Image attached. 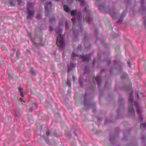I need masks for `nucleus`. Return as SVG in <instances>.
Returning a JSON list of instances; mask_svg holds the SVG:
<instances>
[{
    "instance_id": "obj_53",
    "label": "nucleus",
    "mask_w": 146,
    "mask_h": 146,
    "mask_svg": "<svg viewBox=\"0 0 146 146\" xmlns=\"http://www.w3.org/2000/svg\"><path fill=\"white\" fill-rule=\"evenodd\" d=\"M50 133L49 132H47L46 133V134L48 136L49 135Z\"/></svg>"
},
{
    "instance_id": "obj_54",
    "label": "nucleus",
    "mask_w": 146,
    "mask_h": 146,
    "mask_svg": "<svg viewBox=\"0 0 146 146\" xmlns=\"http://www.w3.org/2000/svg\"><path fill=\"white\" fill-rule=\"evenodd\" d=\"M71 56L72 58L73 57V52H72Z\"/></svg>"
},
{
    "instance_id": "obj_17",
    "label": "nucleus",
    "mask_w": 146,
    "mask_h": 146,
    "mask_svg": "<svg viewBox=\"0 0 146 146\" xmlns=\"http://www.w3.org/2000/svg\"><path fill=\"white\" fill-rule=\"evenodd\" d=\"M95 80L96 82L98 85L99 87V89L100 90V87L102 84V78L100 76H98L95 79Z\"/></svg>"
},
{
    "instance_id": "obj_40",
    "label": "nucleus",
    "mask_w": 146,
    "mask_h": 146,
    "mask_svg": "<svg viewBox=\"0 0 146 146\" xmlns=\"http://www.w3.org/2000/svg\"><path fill=\"white\" fill-rule=\"evenodd\" d=\"M84 70H85V72L84 74V75H83V76L84 77L86 74H88L89 73V72L88 71L87 72V71L86 67H85Z\"/></svg>"
},
{
    "instance_id": "obj_18",
    "label": "nucleus",
    "mask_w": 146,
    "mask_h": 146,
    "mask_svg": "<svg viewBox=\"0 0 146 146\" xmlns=\"http://www.w3.org/2000/svg\"><path fill=\"white\" fill-rule=\"evenodd\" d=\"M111 81L110 78L106 82L105 85V88L107 89H110L111 87Z\"/></svg>"
},
{
    "instance_id": "obj_7",
    "label": "nucleus",
    "mask_w": 146,
    "mask_h": 146,
    "mask_svg": "<svg viewBox=\"0 0 146 146\" xmlns=\"http://www.w3.org/2000/svg\"><path fill=\"white\" fill-rule=\"evenodd\" d=\"M118 102L119 107L117 110V111L118 117H120V115L124 111V104L125 103V100L124 99L120 96L119 97Z\"/></svg>"
},
{
    "instance_id": "obj_64",
    "label": "nucleus",
    "mask_w": 146,
    "mask_h": 146,
    "mask_svg": "<svg viewBox=\"0 0 146 146\" xmlns=\"http://www.w3.org/2000/svg\"><path fill=\"white\" fill-rule=\"evenodd\" d=\"M82 146H83V145H82Z\"/></svg>"
},
{
    "instance_id": "obj_47",
    "label": "nucleus",
    "mask_w": 146,
    "mask_h": 146,
    "mask_svg": "<svg viewBox=\"0 0 146 146\" xmlns=\"http://www.w3.org/2000/svg\"><path fill=\"white\" fill-rule=\"evenodd\" d=\"M28 36L29 37V38H30V39H31V41L32 42H33V40H32V37L31 36V35L30 34H29V35H28Z\"/></svg>"
},
{
    "instance_id": "obj_57",
    "label": "nucleus",
    "mask_w": 146,
    "mask_h": 146,
    "mask_svg": "<svg viewBox=\"0 0 146 146\" xmlns=\"http://www.w3.org/2000/svg\"><path fill=\"white\" fill-rule=\"evenodd\" d=\"M20 100H23V101H24L23 100V98H20Z\"/></svg>"
},
{
    "instance_id": "obj_8",
    "label": "nucleus",
    "mask_w": 146,
    "mask_h": 146,
    "mask_svg": "<svg viewBox=\"0 0 146 146\" xmlns=\"http://www.w3.org/2000/svg\"><path fill=\"white\" fill-rule=\"evenodd\" d=\"M119 131V129L117 128L116 129L113 135L112 133H110V141L112 145H115L117 143Z\"/></svg>"
},
{
    "instance_id": "obj_58",
    "label": "nucleus",
    "mask_w": 146,
    "mask_h": 146,
    "mask_svg": "<svg viewBox=\"0 0 146 146\" xmlns=\"http://www.w3.org/2000/svg\"><path fill=\"white\" fill-rule=\"evenodd\" d=\"M74 134H75V135H76V136H77V134L76 133V132H74Z\"/></svg>"
},
{
    "instance_id": "obj_44",
    "label": "nucleus",
    "mask_w": 146,
    "mask_h": 146,
    "mask_svg": "<svg viewBox=\"0 0 146 146\" xmlns=\"http://www.w3.org/2000/svg\"><path fill=\"white\" fill-rule=\"evenodd\" d=\"M68 110L69 111V112H70V113L72 115L73 114L72 111V109L71 108H68Z\"/></svg>"
},
{
    "instance_id": "obj_63",
    "label": "nucleus",
    "mask_w": 146,
    "mask_h": 146,
    "mask_svg": "<svg viewBox=\"0 0 146 146\" xmlns=\"http://www.w3.org/2000/svg\"><path fill=\"white\" fill-rule=\"evenodd\" d=\"M72 78H73V76H72Z\"/></svg>"
},
{
    "instance_id": "obj_62",
    "label": "nucleus",
    "mask_w": 146,
    "mask_h": 146,
    "mask_svg": "<svg viewBox=\"0 0 146 146\" xmlns=\"http://www.w3.org/2000/svg\"><path fill=\"white\" fill-rule=\"evenodd\" d=\"M31 109L32 110H33V108H31Z\"/></svg>"
},
{
    "instance_id": "obj_27",
    "label": "nucleus",
    "mask_w": 146,
    "mask_h": 146,
    "mask_svg": "<svg viewBox=\"0 0 146 146\" xmlns=\"http://www.w3.org/2000/svg\"><path fill=\"white\" fill-rule=\"evenodd\" d=\"M137 142L136 140H135L132 143L127 145L126 146H137Z\"/></svg>"
},
{
    "instance_id": "obj_10",
    "label": "nucleus",
    "mask_w": 146,
    "mask_h": 146,
    "mask_svg": "<svg viewBox=\"0 0 146 146\" xmlns=\"http://www.w3.org/2000/svg\"><path fill=\"white\" fill-rule=\"evenodd\" d=\"M85 36L84 37L83 41L84 42V44L85 48L88 50L90 49L91 46V45L89 43V39L87 35V33H85Z\"/></svg>"
},
{
    "instance_id": "obj_4",
    "label": "nucleus",
    "mask_w": 146,
    "mask_h": 146,
    "mask_svg": "<svg viewBox=\"0 0 146 146\" xmlns=\"http://www.w3.org/2000/svg\"><path fill=\"white\" fill-rule=\"evenodd\" d=\"M96 4L98 5L99 9L102 11H105L108 12L110 14L111 17L114 19H116V17L119 12L118 10H116L115 8L111 9L109 7H106L104 4H100L98 3V2L100 0H95Z\"/></svg>"
},
{
    "instance_id": "obj_21",
    "label": "nucleus",
    "mask_w": 146,
    "mask_h": 146,
    "mask_svg": "<svg viewBox=\"0 0 146 146\" xmlns=\"http://www.w3.org/2000/svg\"><path fill=\"white\" fill-rule=\"evenodd\" d=\"M71 23L70 21L69 20H67L65 22V29L67 30L70 27Z\"/></svg>"
},
{
    "instance_id": "obj_48",
    "label": "nucleus",
    "mask_w": 146,
    "mask_h": 146,
    "mask_svg": "<svg viewBox=\"0 0 146 146\" xmlns=\"http://www.w3.org/2000/svg\"><path fill=\"white\" fill-rule=\"evenodd\" d=\"M127 64H128V66L129 67H130L131 66V63L129 61L127 62Z\"/></svg>"
},
{
    "instance_id": "obj_38",
    "label": "nucleus",
    "mask_w": 146,
    "mask_h": 146,
    "mask_svg": "<svg viewBox=\"0 0 146 146\" xmlns=\"http://www.w3.org/2000/svg\"><path fill=\"white\" fill-rule=\"evenodd\" d=\"M49 30L50 32H52L54 31V29L52 27L50 26L49 27Z\"/></svg>"
},
{
    "instance_id": "obj_3",
    "label": "nucleus",
    "mask_w": 146,
    "mask_h": 146,
    "mask_svg": "<svg viewBox=\"0 0 146 146\" xmlns=\"http://www.w3.org/2000/svg\"><path fill=\"white\" fill-rule=\"evenodd\" d=\"M113 67L111 68L110 70V73L112 74L113 73L121 74V78L122 79H124L127 78V74L123 71L120 63L118 61L113 60Z\"/></svg>"
},
{
    "instance_id": "obj_50",
    "label": "nucleus",
    "mask_w": 146,
    "mask_h": 146,
    "mask_svg": "<svg viewBox=\"0 0 146 146\" xmlns=\"http://www.w3.org/2000/svg\"><path fill=\"white\" fill-rule=\"evenodd\" d=\"M106 69H102L101 70V72L102 73L103 72H105L106 71Z\"/></svg>"
},
{
    "instance_id": "obj_37",
    "label": "nucleus",
    "mask_w": 146,
    "mask_h": 146,
    "mask_svg": "<svg viewBox=\"0 0 146 146\" xmlns=\"http://www.w3.org/2000/svg\"><path fill=\"white\" fill-rule=\"evenodd\" d=\"M20 53L19 51H17L16 53V58L17 59H18L19 57V55H20Z\"/></svg>"
},
{
    "instance_id": "obj_55",
    "label": "nucleus",
    "mask_w": 146,
    "mask_h": 146,
    "mask_svg": "<svg viewBox=\"0 0 146 146\" xmlns=\"http://www.w3.org/2000/svg\"><path fill=\"white\" fill-rule=\"evenodd\" d=\"M75 54H75V53L74 52V54H74V56H75Z\"/></svg>"
},
{
    "instance_id": "obj_45",
    "label": "nucleus",
    "mask_w": 146,
    "mask_h": 146,
    "mask_svg": "<svg viewBox=\"0 0 146 146\" xmlns=\"http://www.w3.org/2000/svg\"><path fill=\"white\" fill-rule=\"evenodd\" d=\"M109 121L108 119H106L105 120V124L107 125Z\"/></svg>"
},
{
    "instance_id": "obj_61",
    "label": "nucleus",
    "mask_w": 146,
    "mask_h": 146,
    "mask_svg": "<svg viewBox=\"0 0 146 146\" xmlns=\"http://www.w3.org/2000/svg\"><path fill=\"white\" fill-rule=\"evenodd\" d=\"M19 1V3H20V1H19V0H18Z\"/></svg>"
},
{
    "instance_id": "obj_6",
    "label": "nucleus",
    "mask_w": 146,
    "mask_h": 146,
    "mask_svg": "<svg viewBox=\"0 0 146 146\" xmlns=\"http://www.w3.org/2000/svg\"><path fill=\"white\" fill-rule=\"evenodd\" d=\"M129 103L128 107V111L131 115L133 117H134L135 116V113L134 109L133 108V94L132 93H131L129 94Z\"/></svg>"
},
{
    "instance_id": "obj_56",
    "label": "nucleus",
    "mask_w": 146,
    "mask_h": 146,
    "mask_svg": "<svg viewBox=\"0 0 146 146\" xmlns=\"http://www.w3.org/2000/svg\"><path fill=\"white\" fill-rule=\"evenodd\" d=\"M73 65H74V67H75V66H76V64H75L74 63Z\"/></svg>"
},
{
    "instance_id": "obj_51",
    "label": "nucleus",
    "mask_w": 146,
    "mask_h": 146,
    "mask_svg": "<svg viewBox=\"0 0 146 146\" xmlns=\"http://www.w3.org/2000/svg\"><path fill=\"white\" fill-rule=\"evenodd\" d=\"M17 115L15 113V119H17Z\"/></svg>"
},
{
    "instance_id": "obj_28",
    "label": "nucleus",
    "mask_w": 146,
    "mask_h": 146,
    "mask_svg": "<svg viewBox=\"0 0 146 146\" xmlns=\"http://www.w3.org/2000/svg\"><path fill=\"white\" fill-rule=\"evenodd\" d=\"M64 10L67 13H69L70 12V9L67 5H64L63 6Z\"/></svg>"
},
{
    "instance_id": "obj_24",
    "label": "nucleus",
    "mask_w": 146,
    "mask_h": 146,
    "mask_svg": "<svg viewBox=\"0 0 146 146\" xmlns=\"http://www.w3.org/2000/svg\"><path fill=\"white\" fill-rule=\"evenodd\" d=\"M94 36L96 38V42H97V40H98L99 39L97 36L98 33V30L97 28H94Z\"/></svg>"
},
{
    "instance_id": "obj_16",
    "label": "nucleus",
    "mask_w": 146,
    "mask_h": 146,
    "mask_svg": "<svg viewBox=\"0 0 146 146\" xmlns=\"http://www.w3.org/2000/svg\"><path fill=\"white\" fill-rule=\"evenodd\" d=\"M28 16L27 17V19H30L32 18L35 14L34 11L31 10V9L27 10Z\"/></svg>"
},
{
    "instance_id": "obj_35",
    "label": "nucleus",
    "mask_w": 146,
    "mask_h": 146,
    "mask_svg": "<svg viewBox=\"0 0 146 146\" xmlns=\"http://www.w3.org/2000/svg\"><path fill=\"white\" fill-rule=\"evenodd\" d=\"M42 16L40 14H37L36 18L37 19H42Z\"/></svg>"
},
{
    "instance_id": "obj_42",
    "label": "nucleus",
    "mask_w": 146,
    "mask_h": 146,
    "mask_svg": "<svg viewBox=\"0 0 146 146\" xmlns=\"http://www.w3.org/2000/svg\"><path fill=\"white\" fill-rule=\"evenodd\" d=\"M71 15L72 16V17L71 19V21H72V23L73 22V10H72L71 11Z\"/></svg>"
},
{
    "instance_id": "obj_1",
    "label": "nucleus",
    "mask_w": 146,
    "mask_h": 146,
    "mask_svg": "<svg viewBox=\"0 0 146 146\" xmlns=\"http://www.w3.org/2000/svg\"><path fill=\"white\" fill-rule=\"evenodd\" d=\"M76 0L79 1L80 6L84 7V8L83 9L82 12L79 11L77 14V11L74 9V42L78 40L79 33V28L81 33L82 32L83 26L85 23L84 19L89 23L92 20L88 2L85 0Z\"/></svg>"
},
{
    "instance_id": "obj_32",
    "label": "nucleus",
    "mask_w": 146,
    "mask_h": 146,
    "mask_svg": "<svg viewBox=\"0 0 146 146\" xmlns=\"http://www.w3.org/2000/svg\"><path fill=\"white\" fill-rule=\"evenodd\" d=\"M140 127L143 129L145 128L146 127V123H144L141 124L140 125Z\"/></svg>"
},
{
    "instance_id": "obj_52",
    "label": "nucleus",
    "mask_w": 146,
    "mask_h": 146,
    "mask_svg": "<svg viewBox=\"0 0 146 146\" xmlns=\"http://www.w3.org/2000/svg\"><path fill=\"white\" fill-rule=\"evenodd\" d=\"M34 104L35 106V107L36 108L37 107V105L36 102H35L34 103Z\"/></svg>"
},
{
    "instance_id": "obj_2",
    "label": "nucleus",
    "mask_w": 146,
    "mask_h": 146,
    "mask_svg": "<svg viewBox=\"0 0 146 146\" xmlns=\"http://www.w3.org/2000/svg\"><path fill=\"white\" fill-rule=\"evenodd\" d=\"M83 76H80L79 79V83L82 87H84V85H86V93L84 98V104L85 106L88 108H92V111L95 113L96 111V103L92 100L88 99L90 94L87 92L90 91L91 93H93L96 89L95 81L92 77H90L88 79L83 78Z\"/></svg>"
},
{
    "instance_id": "obj_49",
    "label": "nucleus",
    "mask_w": 146,
    "mask_h": 146,
    "mask_svg": "<svg viewBox=\"0 0 146 146\" xmlns=\"http://www.w3.org/2000/svg\"><path fill=\"white\" fill-rule=\"evenodd\" d=\"M66 135L69 138H70L71 137V135L70 134H68L66 133H65Z\"/></svg>"
},
{
    "instance_id": "obj_23",
    "label": "nucleus",
    "mask_w": 146,
    "mask_h": 146,
    "mask_svg": "<svg viewBox=\"0 0 146 146\" xmlns=\"http://www.w3.org/2000/svg\"><path fill=\"white\" fill-rule=\"evenodd\" d=\"M56 34H59L61 33L62 31V29L60 28L59 26L56 27L55 29Z\"/></svg>"
},
{
    "instance_id": "obj_20",
    "label": "nucleus",
    "mask_w": 146,
    "mask_h": 146,
    "mask_svg": "<svg viewBox=\"0 0 146 146\" xmlns=\"http://www.w3.org/2000/svg\"><path fill=\"white\" fill-rule=\"evenodd\" d=\"M73 68V63L71 62L70 64L68 66V73L69 74L71 71L72 70Z\"/></svg>"
},
{
    "instance_id": "obj_19",
    "label": "nucleus",
    "mask_w": 146,
    "mask_h": 146,
    "mask_svg": "<svg viewBox=\"0 0 146 146\" xmlns=\"http://www.w3.org/2000/svg\"><path fill=\"white\" fill-rule=\"evenodd\" d=\"M130 131L129 130H127L124 133V137L123 139V140H127V137L129 135Z\"/></svg>"
},
{
    "instance_id": "obj_11",
    "label": "nucleus",
    "mask_w": 146,
    "mask_h": 146,
    "mask_svg": "<svg viewBox=\"0 0 146 146\" xmlns=\"http://www.w3.org/2000/svg\"><path fill=\"white\" fill-rule=\"evenodd\" d=\"M141 8L138 10L143 15L146 13V7L144 6L145 1L144 0H141Z\"/></svg>"
},
{
    "instance_id": "obj_31",
    "label": "nucleus",
    "mask_w": 146,
    "mask_h": 146,
    "mask_svg": "<svg viewBox=\"0 0 146 146\" xmlns=\"http://www.w3.org/2000/svg\"><path fill=\"white\" fill-rule=\"evenodd\" d=\"M30 72L31 74L33 75H36V71L34 70L33 68H31L30 69Z\"/></svg>"
},
{
    "instance_id": "obj_46",
    "label": "nucleus",
    "mask_w": 146,
    "mask_h": 146,
    "mask_svg": "<svg viewBox=\"0 0 146 146\" xmlns=\"http://www.w3.org/2000/svg\"><path fill=\"white\" fill-rule=\"evenodd\" d=\"M9 2L11 6H13L14 4H13V2L12 0L11 1H9Z\"/></svg>"
},
{
    "instance_id": "obj_43",
    "label": "nucleus",
    "mask_w": 146,
    "mask_h": 146,
    "mask_svg": "<svg viewBox=\"0 0 146 146\" xmlns=\"http://www.w3.org/2000/svg\"><path fill=\"white\" fill-rule=\"evenodd\" d=\"M144 22L143 23L145 27L146 28V20L145 19V18H143Z\"/></svg>"
},
{
    "instance_id": "obj_39",
    "label": "nucleus",
    "mask_w": 146,
    "mask_h": 146,
    "mask_svg": "<svg viewBox=\"0 0 146 146\" xmlns=\"http://www.w3.org/2000/svg\"><path fill=\"white\" fill-rule=\"evenodd\" d=\"M64 22L63 21H60L59 23V26H64Z\"/></svg>"
},
{
    "instance_id": "obj_26",
    "label": "nucleus",
    "mask_w": 146,
    "mask_h": 146,
    "mask_svg": "<svg viewBox=\"0 0 146 146\" xmlns=\"http://www.w3.org/2000/svg\"><path fill=\"white\" fill-rule=\"evenodd\" d=\"M19 92L21 94V96L23 97H24V94H23V88L20 87L18 88Z\"/></svg>"
},
{
    "instance_id": "obj_22",
    "label": "nucleus",
    "mask_w": 146,
    "mask_h": 146,
    "mask_svg": "<svg viewBox=\"0 0 146 146\" xmlns=\"http://www.w3.org/2000/svg\"><path fill=\"white\" fill-rule=\"evenodd\" d=\"M71 79L70 76H68V79L67 82H66V85L68 86L69 88H70L71 86Z\"/></svg>"
},
{
    "instance_id": "obj_13",
    "label": "nucleus",
    "mask_w": 146,
    "mask_h": 146,
    "mask_svg": "<svg viewBox=\"0 0 146 146\" xmlns=\"http://www.w3.org/2000/svg\"><path fill=\"white\" fill-rule=\"evenodd\" d=\"M127 11V10H125L123 12L122 14L119 16L118 19L117 21V23H120L123 21L124 18L126 15Z\"/></svg>"
},
{
    "instance_id": "obj_12",
    "label": "nucleus",
    "mask_w": 146,
    "mask_h": 146,
    "mask_svg": "<svg viewBox=\"0 0 146 146\" xmlns=\"http://www.w3.org/2000/svg\"><path fill=\"white\" fill-rule=\"evenodd\" d=\"M52 3L51 1H49L48 3H46L44 5L45 9V14L46 16H48L49 14V9L51 7Z\"/></svg>"
},
{
    "instance_id": "obj_41",
    "label": "nucleus",
    "mask_w": 146,
    "mask_h": 146,
    "mask_svg": "<svg viewBox=\"0 0 146 146\" xmlns=\"http://www.w3.org/2000/svg\"><path fill=\"white\" fill-rule=\"evenodd\" d=\"M121 89L127 90V88L126 86L125 85H124L123 86L122 88H121Z\"/></svg>"
},
{
    "instance_id": "obj_14",
    "label": "nucleus",
    "mask_w": 146,
    "mask_h": 146,
    "mask_svg": "<svg viewBox=\"0 0 146 146\" xmlns=\"http://www.w3.org/2000/svg\"><path fill=\"white\" fill-rule=\"evenodd\" d=\"M135 106L136 107V109L137 113L139 115V117L141 122H142L143 121V117L141 114V111L139 109V107L137 103L135 104Z\"/></svg>"
},
{
    "instance_id": "obj_34",
    "label": "nucleus",
    "mask_w": 146,
    "mask_h": 146,
    "mask_svg": "<svg viewBox=\"0 0 146 146\" xmlns=\"http://www.w3.org/2000/svg\"><path fill=\"white\" fill-rule=\"evenodd\" d=\"M49 21L51 23H54L56 22V19L54 18H50L49 19Z\"/></svg>"
},
{
    "instance_id": "obj_33",
    "label": "nucleus",
    "mask_w": 146,
    "mask_h": 146,
    "mask_svg": "<svg viewBox=\"0 0 146 146\" xmlns=\"http://www.w3.org/2000/svg\"><path fill=\"white\" fill-rule=\"evenodd\" d=\"M145 135L144 134H143L141 137V139H142L141 142L142 143H144L145 139Z\"/></svg>"
},
{
    "instance_id": "obj_36",
    "label": "nucleus",
    "mask_w": 146,
    "mask_h": 146,
    "mask_svg": "<svg viewBox=\"0 0 146 146\" xmlns=\"http://www.w3.org/2000/svg\"><path fill=\"white\" fill-rule=\"evenodd\" d=\"M136 7V5H135L134 7H131L130 8V12H131L132 11L133 13L135 11H136V10L135 9V8Z\"/></svg>"
},
{
    "instance_id": "obj_25",
    "label": "nucleus",
    "mask_w": 146,
    "mask_h": 146,
    "mask_svg": "<svg viewBox=\"0 0 146 146\" xmlns=\"http://www.w3.org/2000/svg\"><path fill=\"white\" fill-rule=\"evenodd\" d=\"M125 2L127 5V8H128L131 6V1L130 0H125Z\"/></svg>"
},
{
    "instance_id": "obj_5",
    "label": "nucleus",
    "mask_w": 146,
    "mask_h": 146,
    "mask_svg": "<svg viewBox=\"0 0 146 146\" xmlns=\"http://www.w3.org/2000/svg\"><path fill=\"white\" fill-rule=\"evenodd\" d=\"M109 54L104 52H102L98 54V59L95 58L93 61V66L94 67L97 61L101 62H106L108 66H109L111 63V61L110 59L108 58Z\"/></svg>"
},
{
    "instance_id": "obj_9",
    "label": "nucleus",
    "mask_w": 146,
    "mask_h": 146,
    "mask_svg": "<svg viewBox=\"0 0 146 146\" xmlns=\"http://www.w3.org/2000/svg\"><path fill=\"white\" fill-rule=\"evenodd\" d=\"M57 45L61 48H63L65 45V40L63 36L60 34L58 36L57 38L56 42Z\"/></svg>"
},
{
    "instance_id": "obj_30",
    "label": "nucleus",
    "mask_w": 146,
    "mask_h": 146,
    "mask_svg": "<svg viewBox=\"0 0 146 146\" xmlns=\"http://www.w3.org/2000/svg\"><path fill=\"white\" fill-rule=\"evenodd\" d=\"M100 42L102 44H104V47L106 48H108V45L107 43H104V40H100Z\"/></svg>"
},
{
    "instance_id": "obj_60",
    "label": "nucleus",
    "mask_w": 146,
    "mask_h": 146,
    "mask_svg": "<svg viewBox=\"0 0 146 146\" xmlns=\"http://www.w3.org/2000/svg\"><path fill=\"white\" fill-rule=\"evenodd\" d=\"M55 0L56 1H59L60 0Z\"/></svg>"
},
{
    "instance_id": "obj_15",
    "label": "nucleus",
    "mask_w": 146,
    "mask_h": 146,
    "mask_svg": "<svg viewBox=\"0 0 146 146\" xmlns=\"http://www.w3.org/2000/svg\"><path fill=\"white\" fill-rule=\"evenodd\" d=\"M80 58L83 62H89L90 59V56L89 54H86L85 56L84 55H81Z\"/></svg>"
},
{
    "instance_id": "obj_59",
    "label": "nucleus",
    "mask_w": 146,
    "mask_h": 146,
    "mask_svg": "<svg viewBox=\"0 0 146 146\" xmlns=\"http://www.w3.org/2000/svg\"><path fill=\"white\" fill-rule=\"evenodd\" d=\"M76 79V78L75 77H74V78H73L74 80V79Z\"/></svg>"
},
{
    "instance_id": "obj_29",
    "label": "nucleus",
    "mask_w": 146,
    "mask_h": 146,
    "mask_svg": "<svg viewBox=\"0 0 146 146\" xmlns=\"http://www.w3.org/2000/svg\"><path fill=\"white\" fill-rule=\"evenodd\" d=\"M33 4L31 3H28L27 6V9H31V8H32L33 7Z\"/></svg>"
}]
</instances>
